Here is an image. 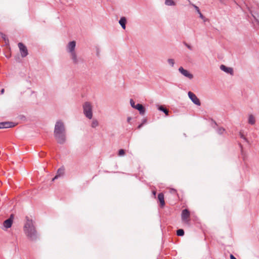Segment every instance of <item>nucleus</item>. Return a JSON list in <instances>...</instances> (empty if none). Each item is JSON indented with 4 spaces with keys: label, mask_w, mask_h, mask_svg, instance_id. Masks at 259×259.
<instances>
[{
    "label": "nucleus",
    "mask_w": 259,
    "mask_h": 259,
    "mask_svg": "<svg viewBox=\"0 0 259 259\" xmlns=\"http://www.w3.org/2000/svg\"><path fill=\"white\" fill-rule=\"evenodd\" d=\"M185 45L188 49H189L190 50H192V47L190 45L187 43H185Z\"/></svg>",
    "instance_id": "c85d7f7f"
},
{
    "label": "nucleus",
    "mask_w": 259,
    "mask_h": 259,
    "mask_svg": "<svg viewBox=\"0 0 259 259\" xmlns=\"http://www.w3.org/2000/svg\"><path fill=\"white\" fill-rule=\"evenodd\" d=\"M13 223V214L11 215V217L5 221L3 223V229H7L10 228Z\"/></svg>",
    "instance_id": "6e6552de"
},
{
    "label": "nucleus",
    "mask_w": 259,
    "mask_h": 259,
    "mask_svg": "<svg viewBox=\"0 0 259 259\" xmlns=\"http://www.w3.org/2000/svg\"><path fill=\"white\" fill-rule=\"evenodd\" d=\"M146 121V119H145V120L143 121V123L144 124V122H145Z\"/></svg>",
    "instance_id": "4c0bfd02"
},
{
    "label": "nucleus",
    "mask_w": 259,
    "mask_h": 259,
    "mask_svg": "<svg viewBox=\"0 0 259 259\" xmlns=\"http://www.w3.org/2000/svg\"><path fill=\"white\" fill-rule=\"evenodd\" d=\"M158 199L160 202L161 206L163 207L165 205L163 194L162 193L158 194Z\"/></svg>",
    "instance_id": "2eb2a0df"
},
{
    "label": "nucleus",
    "mask_w": 259,
    "mask_h": 259,
    "mask_svg": "<svg viewBox=\"0 0 259 259\" xmlns=\"http://www.w3.org/2000/svg\"><path fill=\"white\" fill-rule=\"evenodd\" d=\"M158 109L164 113L166 115H168V110L165 108L163 106H159L158 107Z\"/></svg>",
    "instance_id": "6ab92c4d"
},
{
    "label": "nucleus",
    "mask_w": 259,
    "mask_h": 259,
    "mask_svg": "<svg viewBox=\"0 0 259 259\" xmlns=\"http://www.w3.org/2000/svg\"><path fill=\"white\" fill-rule=\"evenodd\" d=\"M153 194L154 195H156V192L155 191H153Z\"/></svg>",
    "instance_id": "e433bc0d"
},
{
    "label": "nucleus",
    "mask_w": 259,
    "mask_h": 259,
    "mask_svg": "<svg viewBox=\"0 0 259 259\" xmlns=\"http://www.w3.org/2000/svg\"><path fill=\"white\" fill-rule=\"evenodd\" d=\"M221 2H222V0H219Z\"/></svg>",
    "instance_id": "ea45409f"
},
{
    "label": "nucleus",
    "mask_w": 259,
    "mask_h": 259,
    "mask_svg": "<svg viewBox=\"0 0 259 259\" xmlns=\"http://www.w3.org/2000/svg\"><path fill=\"white\" fill-rule=\"evenodd\" d=\"M170 192L172 194H176L177 191H176V190H175L174 189H170Z\"/></svg>",
    "instance_id": "c756f323"
},
{
    "label": "nucleus",
    "mask_w": 259,
    "mask_h": 259,
    "mask_svg": "<svg viewBox=\"0 0 259 259\" xmlns=\"http://www.w3.org/2000/svg\"><path fill=\"white\" fill-rule=\"evenodd\" d=\"M125 154V151L123 149H120L118 151V155L120 156H123Z\"/></svg>",
    "instance_id": "a878e982"
},
{
    "label": "nucleus",
    "mask_w": 259,
    "mask_h": 259,
    "mask_svg": "<svg viewBox=\"0 0 259 259\" xmlns=\"http://www.w3.org/2000/svg\"><path fill=\"white\" fill-rule=\"evenodd\" d=\"M143 125V123H141V124H139L138 126V128L140 129V128H141L142 127Z\"/></svg>",
    "instance_id": "72a5a7b5"
},
{
    "label": "nucleus",
    "mask_w": 259,
    "mask_h": 259,
    "mask_svg": "<svg viewBox=\"0 0 259 259\" xmlns=\"http://www.w3.org/2000/svg\"><path fill=\"white\" fill-rule=\"evenodd\" d=\"M230 259H237L233 254L230 255Z\"/></svg>",
    "instance_id": "2f4dec72"
},
{
    "label": "nucleus",
    "mask_w": 259,
    "mask_h": 259,
    "mask_svg": "<svg viewBox=\"0 0 259 259\" xmlns=\"http://www.w3.org/2000/svg\"><path fill=\"white\" fill-rule=\"evenodd\" d=\"M220 69L222 71H223L227 73L230 74L231 75H232L233 74V69L232 68L228 67L224 65H221L220 66Z\"/></svg>",
    "instance_id": "9b49d317"
},
{
    "label": "nucleus",
    "mask_w": 259,
    "mask_h": 259,
    "mask_svg": "<svg viewBox=\"0 0 259 259\" xmlns=\"http://www.w3.org/2000/svg\"><path fill=\"white\" fill-rule=\"evenodd\" d=\"M190 212L188 209H183L181 214L182 220L186 223H188L189 222V219L190 218Z\"/></svg>",
    "instance_id": "39448f33"
},
{
    "label": "nucleus",
    "mask_w": 259,
    "mask_h": 259,
    "mask_svg": "<svg viewBox=\"0 0 259 259\" xmlns=\"http://www.w3.org/2000/svg\"><path fill=\"white\" fill-rule=\"evenodd\" d=\"M193 6L194 8V9H195V10L197 11V12L198 13V14L199 15L200 18H201V19H203L204 18V17L203 16V15L201 13L199 8L197 6H196L195 5H193Z\"/></svg>",
    "instance_id": "412c9836"
},
{
    "label": "nucleus",
    "mask_w": 259,
    "mask_h": 259,
    "mask_svg": "<svg viewBox=\"0 0 259 259\" xmlns=\"http://www.w3.org/2000/svg\"><path fill=\"white\" fill-rule=\"evenodd\" d=\"M70 54L73 63L75 64H78L79 62V59L77 57L76 52H73Z\"/></svg>",
    "instance_id": "f8f14e48"
},
{
    "label": "nucleus",
    "mask_w": 259,
    "mask_h": 259,
    "mask_svg": "<svg viewBox=\"0 0 259 259\" xmlns=\"http://www.w3.org/2000/svg\"><path fill=\"white\" fill-rule=\"evenodd\" d=\"M167 62L171 67L174 66L175 64V60L173 59H168L167 60Z\"/></svg>",
    "instance_id": "393cba45"
},
{
    "label": "nucleus",
    "mask_w": 259,
    "mask_h": 259,
    "mask_svg": "<svg viewBox=\"0 0 259 259\" xmlns=\"http://www.w3.org/2000/svg\"><path fill=\"white\" fill-rule=\"evenodd\" d=\"M18 46L20 50L21 57L23 58L26 57L28 54L26 47L22 42H19Z\"/></svg>",
    "instance_id": "20e7f679"
},
{
    "label": "nucleus",
    "mask_w": 259,
    "mask_h": 259,
    "mask_svg": "<svg viewBox=\"0 0 259 259\" xmlns=\"http://www.w3.org/2000/svg\"><path fill=\"white\" fill-rule=\"evenodd\" d=\"M135 109L138 110L141 115H144L145 113V109L144 106L141 104H137Z\"/></svg>",
    "instance_id": "ddd939ff"
},
{
    "label": "nucleus",
    "mask_w": 259,
    "mask_h": 259,
    "mask_svg": "<svg viewBox=\"0 0 259 259\" xmlns=\"http://www.w3.org/2000/svg\"><path fill=\"white\" fill-rule=\"evenodd\" d=\"M217 133L220 135H222L225 132V129L222 127H219L217 129Z\"/></svg>",
    "instance_id": "5701e85b"
},
{
    "label": "nucleus",
    "mask_w": 259,
    "mask_h": 259,
    "mask_svg": "<svg viewBox=\"0 0 259 259\" xmlns=\"http://www.w3.org/2000/svg\"><path fill=\"white\" fill-rule=\"evenodd\" d=\"M99 50L98 49L97 52V54L98 56L99 55Z\"/></svg>",
    "instance_id": "c9c22d12"
},
{
    "label": "nucleus",
    "mask_w": 259,
    "mask_h": 259,
    "mask_svg": "<svg viewBox=\"0 0 259 259\" xmlns=\"http://www.w3.org/2000/svg\"><path fill=\"white\" fill-rule=\"evenodd\" d=\"M14 126V123L12 122H0V129L12 127Z\"/></svg>",
    "instance_id": "9d476101"
},
{
    "label": "nucleus",
    "mask_w": 259,
    "mask_h": 259,
    "mask_svg": "<svg viewBox=\"0 0 259 259\" xmlns=\"http://www.w3.org/2000/svg\"><path fill=\"white\" fill-rule=\"evenodd\" d=\"M76 46V42L75 41H71L68 43L67 46V51L70 54L73 52H75V48Z\"/></svg>",
    "instance_id": "1a4fd4ad"
},
{
    "label": "nucleus",
    "mask_w": 259,
    "mask_h": 259,
    "mask_svg": "<svg viewBox=\"0 0 259 259\" xmlns=\"http://www.w3.org/2000/svg\"><path fill=\"white\" fill-rule=\"evenodd\" d=\"M54 137L57 142L63 144L66 141V131L64 123L61 120L56 122L54 128Z\"/></svg>",
    "instance_id": "f257e3e1"
},
{
    "label": "nucleus",
    "mask_w": 259,
    "mask_h": 259,
    "mask_svg": "<svg viewBox=\"0 0 259 259\" xmlns=\"http://www.w3.org/2000/svg\"><path fill=\"white\" fill-rule=\"evenodd\" d=\"M130 104L133 108H135L136 105H135V102L132 99H130Z\"/></svg>",
    "instance_id": "cd10ccee"
},
{
    "label": "nucleus",
    "mask_w": 259,
    "mask_h": 259,
    "mask_svg": "<svg viewBox=\"0 0 259 259\" xmlns=\"http://www.w3.org/2000/svg\"><path fill=\"white\" fill-rule=\"evenodd\" d=\"M5 92V89H2L1 91V94H3Z\"/></svg>",
    "instance_id": "473e14b6"
},
{
    "label": "nucleus",
    "mask_w": 259,
    "mask_h": 259,
    "mask_svg": "<svg viewBox=\"0 0 259 259\" xmlns=\"http://www.w3.org/2000/svg\"><path fill=\"white\" fill-rule=\"evenodd\" d=\"M126 22V19L124 17H121L119 21V23L120 24V25H121V26L122 27V28L123 29H125Z\"/></svg>",
    "instance_id": "dca6fc26"
},
{
    "label": "nucleus",
    "mask_w": 259,
    "mask_h": 259,
    "mask_svg": "<svg viewBox=\"0 0 259 259\" xmlns=\"http://www.w3.org/2000/svg\"><path fill=\"white\" fill-rule=\"evenodd\" d=\"M256 22L257 24L259 25V20L256 19Z\"/></svg>",
    "instance_id": "f704fd0d"
},
{
    "label": "nucleus",
    "mask_w": 259,
    "mask_h": 259,
    "mask_svg": "<svg viewBox=\"0 0 259 259\" xmlns=\"http://www.w3.org/2000/svg\"><path fill=\"white\" fill-rule=\"evenodd\" d=\"M213 122H214V124H215V125H217V123H216L215 121H213Z\"/></svg>",
    "instance_id": "58836bf2"
},
{
    "label": "nucleus",
    "mask_w": 259,
    "mask_h": 259,
    "mask_svg": "<svg viewBox=\"0 0 259 259\" xmlns=\"http://www.w3.org/2000/svg\"><path fill=\"white\" fill-rule=\"evenodd\" d=\"M177 235L179 236H184V231L182 229H178L177 231Z\"/></svg>",
    "instance_id": "b1692460"
},
{
    "label": "nucleus",
    "mask_w": 259,
    "mask_h": 259,
    "mask_svg": "<svg viewBox=\"0 0 259 259\" xmlns=\"http://www.w3.org/2000/svg\"><path fill=\"white\" fill-rule=\"evenodd\" d=\"M239 136L241 139H243L245 141L248 142L247 139L245 137V136L243 135V134L241 132L239 133Z\"/></svg>",
    "instance_id": "bb28decb"
},
{
    "label": "nucleus",
    "mask_w": 259,
    "mask_h": 259,
    "mask_svg": "<svg viewBox=\"0 0 259 259\" xmlns=\"http://www.w3.org/2000/svg\"><path fill=\"white\" fill-rule=\"evenodd\" d=\"M165 5L168 6H174L176 5V3L173 0H165Z\"/></svg>",
    "instance_id": "aec40b11"
},
{
    "label": "nucleus",
    "mask_w": 259,
    "mask_h": 259,
    "mask_svg": "<svg viewBox=\"0 0 259 259\" xmlns=\"http://www.w3.org/2000/svg\"><path fill=\"white\" fill-rule=\"evenodd\" d=\"M248 122L249 124L253 125L255 123V119L254 116L252 114H250L248 116Z\"/></svg>",
    "instance_id": "f3484780"
},
{
    "label": "nucleus",
    "mask_w": 259,
    "mask_h": 259,
    "mask_svg": "<svg viewBox=\"0 0 259 259\" xmlns=\"http://www.w3.org/2000/svg\"><path fill=\"white\" fill-rule=\"evenodd\" d=\"M98 125H99L98 121L96 119H94L93 120V121L92 122V124H91L92 127L95 128L97 126H98Z\"/></svg>",
    "instance_id": "4be33fe9"
},
{
    "label": "nucleus",
    "mask_w": 259,
    "mask_h": 259,
    "mask_svg": "<svg viewBox=\"0 0 259 259\" xmlns=\"http://www.w3.org/2000/svg\"><path fill=\"white\" fill-rule=\"evenodd\" d=\"M132 117H128L127 118V122L128 123H130L131 122V120H132Z\"/></svg>",
    "instance_id": "7c9ffc66"
},
{
    "label": "nucleus",
    "mask_w": 259,
    "mask_h": 259,
    "mask_svg": "<svg viewBox=\"0 0 259 259\" xmlns=\"http://www.w3.org/2000/svg\"><path fill=\"white\" fill-rule=\"evenodd\" d=\"M83 114L87 118L91 119L93 117V108L91 104L89 102L84 103L82 106Z\"/></svg>",
    "instance_id": "7ed1b4c3"
},
{
    "label": "nucleus",
    "mask_w": 259,
    "mask_h": 259,
    "mask_svg": "<svg viewBox=\"0 0 259 259\" xmlns=\"http://www.w3.org/2000/svg\"><path fill=\"white\" fill-rule=\"evenodd\" d=\"M64 174V168L63 167L60 168L58 169L57 172V175L56 176L52 179V181H54L55 180L58 178V177H60L62 176H63Z\"/></svg>",
    "instance_id": "4468645a"
},
{
    "label": "nucleus",
    "mask_w": 259,
    "mask_h": 259,
    "mask_svg": "<svg viewBox=\"0 0 259 259\" xmlns=\"http://www.w3.org/2000/svg\"><path fill=\"white\" fill-rule=\"evenodd\" d=\"M0 36L3 38V39L5 41L6 45H8L9 44V40L6 34L3 33H0Z\"/></svg>",
    "instance_id": "a211bd4d"
},
{
    "label": "nucleus",
    "mask_w": 259,
    "mask_h": 259,
    "mask_svg": "<svg viewBox=\"0 0 259 259\" xmlns=\"http://www.w3.org/2000/svg\"><path fill=\"white\" fill-rule=\"evenodd\" d=\"M26 235L31 240H34L37 238V233L32 221H28L24 226Z\"/></svg>",
    "instance_id": "f03ea898"
},
{
    "label": "nucleus",
    "mask_w": 259,
    "mask_h": 259,
    "mask_svg": "<svg viewBox=\"0 0 259 259\" xmlns=\"http://www.w3.org/2000/svg\"><path fill=\"white\" fill-rule=\"evenodd\" d=\"M188 96L192 102L196 105L200 106L201 103L197 96L192 92L189 91L188 93Z\"/></svg>",
    "instance_id": "423d86ee"
},
{
    "label": "nucleus",
    "mask_w": 259,
    "mask_h": 259,
    "mask_svg": "<svg viewBox=\"0 0 259 259\" xmlns=\"http://www.w3.org/2000/svg\"><path fill=\"white\" fill-rule=\"evenodd\" d=\"M179 71L184 76L190 79H192L193 78V75L189 72L187 70L185 69L183 67H180L179 68Z\"/></svg>",
    "instance_id": "0eeeda50"
}]
</instances>
